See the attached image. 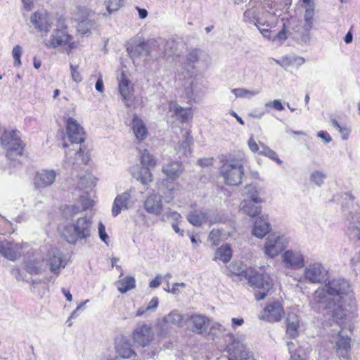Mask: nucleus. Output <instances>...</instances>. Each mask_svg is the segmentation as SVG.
<instances>
[{"mask_svg":"<svg viewBox=\"0 0 360 360\" xmlns=\"http://www.w3.org/2000/svg\"><path fill=\"white\" fill-rule=\"evenodd\" d=\"M227 338L229 341H231L226 345V349L230 355L229 360H250L248 352L245 351L241 342L235 340L233 335H229Z\"/></svg>","mask_w":360,"mask_h":360,"instance_id":"obj_17","label":"nucleus"},{"mask_svg":"<svg viewBox=\"0 0 360 360\" xmlns=\"http://www.w3.org/2000/svg\"><path fill=\"white\" fill-rule=\"evenodd\" d=\"M119 79V91L126 105L129 106V101L131 99L132 95L133 88L131 86L129 80L127 78L124 73L122 72L120 74Z\"/></svg>","mask_w":360,"mask_h":360,"instance_id":"obj_29","label":"nucleus"},{"mask_svg":"<svg viewBox=\"0 0 360 360\" xmlns=\"http://www.w3.org/2000/svg\"><path fill=\"white\" fill-rule=\"evenodd\" d=\"M304 277L310 283H323L328 280L329 271L322 263L312 262L305 266Z\"/></svg>","mask_w":360,"mask_h":360,"instance_id":"obj_9","label":"nucleus"},{"mask_svg":"<svg viewBox=\"0 0 360 360\" xmlns=\"http://www.w3.org/2000/svg\"><path fill=\"white\" fill-rule=\"evenodd\" d=\"M48 262L41 256L29 259L25 262V269L31 274H42L46 269Z\"/></svg>","mask_w":360,"mask_h":360,"instance_id":"obj_27","label":"nucleus"},{"mask_svg":"<svg viewBox=\"0 0 360 360\" xmlns=\"http://www.w3.org/2000/svg\"><path fill=\"white\" fill-rule=\"evenodd\" d=\"M22 53V49L20 45H16L13 47L12 51V55L14 58V64L15 65H20V57Z\"/></svg>","mask_w":360,"mask_h":360,"instance_id":"obj_54","label":"nucleus"},{"mask_svg":"<svg viewBox=\"0 0 360 360\" xmlns=\"http://www.w3.org/2000/svg\"><path fill=\"white\" fill-rule=\"evenodd\" d=\"M281 259L287 269L297 270L304 266V258L300 251L288 250L282 254Z\"/></svg>","mask_w":360,"mask_h":360,"instance_id":"obj_15","label":"nucleus"},{"mask_svg":"<svg viewBox=\"0 0 360 360\" xmlns=\"http://www.w3.org/2000/svg\"><path fill=\"white\" fill-rule=\"evenodd\" d=\"M79 202L81 204L82 209L85 211L94 205V200H92L89 193L81 195Z\"/></svg>","mask_w":360,"mask_h":360,"instance_id":"obj_49","label":"nucleus"},{"mask_svg":"<svg viewBox=\"0 0 360 360\" xmlns=\"http://www.w3.org/2000/svg\"><path fill=\"white\" fill-rule=\"evenodd\" d=\"M72 37L65 29H56L51 34L49 39L44 40V44L47 48H58L69 44Z\"/></svg>","mask_w":360,"mask_h":360,"instance_id":"obj_14","label":"nucleus"},{"mask_svg":"<svg viewBox=\"0 0 360 360\" xmlns=\"http://www.w3.org/2000/svg\"><path fill=\"white\" fill-rule=\"evenodd\" d=\"M106 8L111 14L114 11H117L122 5V0H105V1Z\"/></svg>","mask_w":360,"mask_h":360,"instance_id":"obj_52","label":"nucleus"},{"mask_svg":"<svg viewBox=\"0 0 360 360\" xmlns=\"http://www.w3.org/2000/svg\"><path fill=\"white\" fill-rule=\"evenodd\" d=\"M116 285L121 293H125L136 287L135 278L132 276H127L117 281Z\"/></svg>","mask_w":360,"mask_h":360,"instance_id":"obj_42","label":"nucleus"},{"mask_svg":"<svg viewBox=\"0 0 360 360\" xmlns=\"http://www.w3.org/2000/svg\"><path fill=\"white\" fill-rule=\"evenodd\" d=\"M131 174L138 181L143 184H147L152 181V174L150 168L148 167H140L136 165L131 168Z\"/></svg>","mask_w":360,"mask_h":360,"instance_id":"obj_34","label":"nucleus"},{"mask_svg":"<svg viewBox=\"0 0 360 360\" xmlns=\"http://www.w3.org/2000/svg\"><path fill=\"white\" fill-rule=\"evenodd\" d=\"M232 257V250L229 245L224 244L219 248L215 252L214 259H219L224 263L229 262Z\"/></svg>","mask_w":360,"mask_h":360,"instance_id":"obj_40","label":"nucleus"},{"mask_svg":"<svg viewBox=\"0 0 360 360\" xmlns=\"http://www.w3.org/2000/svg\"><path fill=\"white\" fill-rule=\"evenodd\" d=\"M83 211L82 209L77 205H73L71 206H68L65 210V214H70V215H75L80 212Z\"/></svg>","mask_w":360,"mask_h":360,"instance_id":"obj_59","label":"nucleus"},{"mask_svg":"<svg viewBox=\"0 0 360 360\" xmlns=\"http://www.w3.org/2000/svg\"><path fill=\"white\" fill-rule=\"evenodd\" d=\"M47 256L51 271L58 275L60 269L65 266L62 252L57 248H52L49 251Z\"/></svg>","mask_w":360,"mask_h":360,"instance_id":"obj_20","label":"nucleus"},{"mask_svg":"<svg viewBox=\"0 0 360 360\" xmlns=\"http://www.w3.org/2000/svg\"><path fill=\"white\" fill-rule=\"evenodd\" d=\"M244 195L250 198L249 200H253L256 202H262V200L259 196V192L256 187L252 184L247 185L244 188Z\"/></svg>","mask_w":360,"mask_h":360,"instance_id":"obj_47","label":"nucleus"},{"mask_svg":"<svg viewBox=\"0 0 360 360\" xmlns=\"http://www.w3.org/2000/svg\"><path fill=\"white\" fill-rule=\"evenodd\" d=\"M243 20L255 26L266 25L275 27L278 23L276 14L271 11H263L259 6L248 8L243 13Z\"/></svg>","mask_w":360,"mask_h":360,"instance_id":"obj_6","label":"nucleus"},{"mask_svg":"<svg viewBox=\"0 0 360 360\" xmlns=\"http://www.w3.org/2000/svg\"><path fill=\"white\" fill-rule=\"evenodd\" d=\"M350 292L351 286L348 281L341 278H334L315 291L314 300L318 303L325 304V308L333 307V319H348L353 317L356 310L355 302L349 297Z\"/></svg>","mask_w":360,"mask_h":360,"instance_id":"obj_1","label":"nucleus"},{"mask_svg":"<svg viewBox=\"0 0 360 360\" xmlns=\"http://www.w3.org/2000/svg\"><path fill=\"white\" fill-rule=\"evenodd\" d=\"M270 229L269 221L266 217L262 216L255 222L252 234L257 238H262L269 232Z\"/></svg>","mask_w":360,"mask_h":360,"instance_id":"obj_31","label":"nucleus"},{"mask_svg":"<svg viewBox=\"0 0 360 360\" xmlns=\"http://www.w3.org/2000/svg\"><path fill=\"white\" fill-rule=\"evenodd\" d=\"M352 318L348 319H334L332 318V321L337 323V328L333 331L331 335V342L335 343L336 352L340 357L346 359L348 356V352L350 350L351 339L347 334H344V329L347 326L350 328L349 322Z\"/></svg>","mask_w":360,"mask_h":360,"instance_id":"obj_4","label":"nucleus"},{"mask_svg":"<svg viewBox=\"0 0 360 360\" xmlns=\"http://www.w3.org/2000/svg\"><path fill=\"white\" fill-rule=\"evenodd\" d=\"M115 350L117 354L124 359H129L136 355L132 349L130 340L124 336L116 339Z\"/></svg>","mask_w":360,"mask_h":360,"instance_id":"obj_21","label":"nucleus"},{"mask_svg":"<svg viewBox=\"0 0 360 360\" xmlns=\"http://www.w3.org/2000/svg\"><path fill=\"white\" fill-rule=\"evenodd\" d=\"M200 53V51L198 49H195L189 51L186 56V60L188 64H185L184 66V68L186 69L185 77H187L188 79L187 82L188 85L185 86L184 87L185 94L189 98L193 97L195 88L194 79H193L194 65L191 64H194L198 61Z\"/></svg>","mask_w":360,"mask_h":360,"instance_id":"obj_10","label":"nucleus"},{"mask_svg":"<svg viewBox=\"0 0 360 360\" xmlns=\"http://www.w3.org/2000/svg\"><path fill=\"white\" fill-rule=\"evenodd\" d=\"M231 92L239 98H251L258 95L261 92V89L248 90L242 88L233 89Z\"/></svg>","mask_w":360,"mask_h":360,"instance_id":"obj_44","label":"nucleus"},{"mask_svg":"<svg viewBox=\"0 0 360 360\" xmlns=\"http://www.w3.org/2000/svg\"><path fill=\"white\" fill-rule=\"evenodd\" d=\"M131 202V195L129 191H125L118 195L114 200L112 214L113 217L117 216L122 210H128Z\"/></svg>","mask_w":360,"mask_h":360,"instance_id":"obj_23","label":"nucleus"},{"mask_svg":"<svg viewBox=\"0 0 360 360\" xmlns=\"http://www.w3.org/2000/svg\"><path fill=\"white\" fill-rule=\"evenodd\" d=\"M143 207L149 214L160 215L163 208L161 197L156 194L149 195L144 201Z\"/></svg>","mask_w":360,"mask_h":360,"instance_id":"obj_24","label":"nucleus"},{"mask_svg":"<svg viewBox=\"0 0 360 360\" xmlns=\"http://www.w3.org/2000/svg\"><path fill=\"white\" fill-rule=\"evenodd\" d=\"M30 21L39 32H48L53 23L50 15L45 11H37L30 17Z\"/></svg>","mask_w":360,"mask_h":360,"instance_id":"obj_19","label":"nucleus"},{"mask_svg":"<svg viewBox=\"0 0 360 360\" xmlns=\"http://www.w3.org/2000/svg\"><path fill=\"white\" fill-rule=\"evenodd\" d=\"M219 173L226 184L238 186L241 184L244 175L243 163L236 159L226 160L220 167Z\"/></svg>","mask_w":360,"mask_h":360,"instance_id":"obj_5","label":"nucleus"},{"mask_svg":"<svg viewBox=\"0 0 360 360\" xmlns=\"http://www.w3.org/2000/svg\"><path fill=\"white\" fill-rule=\"evenodd\" d=\"M141 163L142 167H153L156 165V160L148 150L145 149L141 152Z\"/></svg>","mask_w":360,"mask_h":360,"instance_id":"obj_45","label":"nucleus"},{"mask_svg":"<svg viewBox=\"0 0 360 360\" xmlns=\"http://www.w3.org/2000/svg\"><path fill=\"white\" fill-rule=\"evenodd\" d=\"M182 217L179 212L172 210L171 209H169L161 217V220L165 222L172 221V223H179Z\"/></svg>","mask_w":360,"mask_h":360,"instance_id":"obj_48","label":"nucleus"},{"mask_svg":"<svg viewBox=\"0 0 360 360\" xmlns=\"http://www.w3.org/2000/svg\"><path fill=\"white\" fill-rule=\"evenodd\" d=\"M286 246L287 242L283 236L271 234L266 238L264 252L267 257L274 258L278 255Z\"/></svg>","mask_w":360,"mask_h":360,"instance_id":"obj_12","label":"nucleus"},{"mask_svg":"<svg viewBox=\"0 0 360 360\" xmlns=\"http://www.w3.org/2000/svg\"><path fill=\"white\" fill-rule=\"evenodd\" d=\"M132 128L136 138L139 140H143L148 135V130L146 124L141 119L135 115L132 120Z\"/></svg>","mask_w":360,"mask_h":360,"instance_id":"obj_36","label":"nucleus"},{"mask_svg":"<svg viewBox=\"0 0 360 360\" xmlns=\"http://www.w3.org/2000/svg\"><path fill=\"white\" fill-rule=\"evenodd\" d=\"M347 215L349 225L347 230V234L351 241L357 243L360 240V220L358 212H349Z\"/></svg>","mask_w":360,"mask_h":360,"instance_id":"obj_18","label":"nucleus"},{"mask_svg":"<svg viewBox=\"0 0 360 360\" xmlns=\"http://www.w3.org/2000/svg\"><path fill=\"white\" fill-rule=\"evenodd\" d=\"M169 110L174 112L176 118L181 122H187L192 117L190 108H184L176 103H171L169 105Z\"/></svg>","mask_w":360,"mask_h":360,"instance_id":"obj_37","label":"nucleus"},{"mask_svg":"<svg viewBox=\"0 0 360 360\" xmlns=\"http://www.w3.org/2000/svg\"><path fill=\"white\" fill-rule=\"evenodd\" d=\"M262 202H256L253 200H243L240 202V210L250 217H254L261 212L260 204Z\"/></svg>","mask_w":360,"mask_h":360,"instance_id":"obj_35","label":"nucleus"},{"mask_svg":"<svg viewBox=\"0 0 360 360\" xmlns=\"http://www.w3.org/2000/svg\"><path fill=\"white\" fill-rule=\"evenodd\" d=\"M310 30H311L303 29L300 37V39L302 42L305 44H309L310 42L311 39Z\"/></svg>","mask_w":360,"mask_h":360,"instance_id":"obj_60","label":"nucleus"},{"mask_svg":"<svg viewBox=\"0 0 360 360\" xmlns=\"http://www.w3.org/2000/svg\"><path fill=\"white\" fill-rule=\"evenodd\" d=\"M92 221L86 217H79L72 224L59 228L61 236L70 244H76L91 236Z\"/></svg>","mask_w":360,"mask_h":360,"instance_id":"obj_2","label":"nucleus"},{"mask_svg":"<svg viewBox=\"0 0 360 360\" xmlns=\"http://www.w3.org/2000/svg\"><path fill=\"white\" fill-rule=\"evenodd\" d=\"M56 179L53 170H41L38 172L34 178V185L37 188H44L51 185Z\"/></svg>","mask_w":360,"mask_h":360,"instance_id":"obj_26","label":"nucleus"},{"mask_svg":"<svg viewBox=\"0 0 360 360\" xmlns=\"http://www.w3.org/2000/svg\"><path fill=\"white\" fill-rule=\"evenodd\" d=\"M331 122L333 126L340 133L342 139H347L350 133V129L347 127H342L335 119H333Z\"/></svg>","mask_w":360,"mask_h":360,"instance_id":"obj_51","label":"nucleus"},{"mask_svg":"<svg viewBox=\"0 0 360 360\" xmlns=\"http://www.w3.org/2000/svg\"><path fill=\"white\" fill-rule=\"evenodd\" d=\"M235 274L243 275L248 279L249 284L255 289V296L257 301L264 300L272 290V281L268 275L253 273L252 271H233Z\"/></svg>","mask_w":360,"mask_h":360,"instance_id":"obj_3","label":"nucleus"},{"mask_svg":"<svg viewBox=\"0 0 360 360\" xmlns=\"http://www.w3.org/2000/svg\"><path fill=\"white\" fill-rule=\"evenodd\" d=\"M184 139L179 142L175 150L179 158L181 159L183 157H188L191 153V145L193 143V138L190 135V132L186 131L183 134Z\"/></svg>","mask_w":360,"mask_h":360,"instance_id":"obj_28","label":"nucleus"},{"mask_svg":"<svg viewBox=\"0 0 360 360\" xmlns=\"http://www.w3.org/2000/svg\"><path fill=\"white\" fill-rule=\"evenodd\" d=\"M16 130L5 131L1 137L2 146L7 150L6 157L10 160H15L20 157L23 152V146Z\"/></svg>","mask_w":360,"mask_h":360,"instance_id":"obj_7","label":"nucleus"},{"mask_svg":"<svg viewBox=\"0 0 360 360\" xmlns=\"http://www.w3.org/2000/svg\"><path fill=\"white\" fill-rule=\"evenodd\" d=\"M187 321L184 315L178 311H172L163 319V321L168 326H175L178 327L183 326L184 323Z\"/></svg>","mask_w":360,"mask_h":360,"instance_id":"obj_39","label":"nucleus"},{"mask_svg":"<svg viewBox=\"0 0 360 360\" xmlns=\"http://www.w3.org/2000/svg\"><path fill=\"white\" fill-rule=\"evenodd\" d=\"M73 150H76V152L72 153L71 150L68 153L66 152L65 163L69 165H74L79 162L86 164L87 158L85 155V149L79 146L78 149H74Z\"/></svg>","mask_w":360,"mask_h":360,"instance_id":"obj_33","label":"nucleus"},{"mask_svg":"<svg viewBox=\"0 0 360 360\" xmlns=\"http://www.w3.org/2000/svg\"><path fill=\"white\" fill-rule=\"evenodd\" d=\"M71 77L73 81L77 83L80 82L82 80V77L78 72V66L70 64Z\"/></svg>","mask_w":360,"mask_h":360,"instance_id":"obj_56","label":"nucleus"},{"mask_svg":"<svg viewBox=\"0 0 360 360\" xmlns=\"http://www.w3.org/2000/svg\"><path fill=\"white\" fill-rule=\"evenodd\" d=\"M259 146L261 147V150L259 151V154L265 155L269 158L276 161L278 164L281 165L282 161L278 158L276 153L266 146L264 143L259 142Z\"/></svg>","mask_w":360,"mask_h":360,"instance_id":"obj_46","label":"nucleus"},{"mask_svg":"<svg viewBox=\"0 0 360 360\" xmlns=\"http://www.w3.org/2000/svg\"><path fill=\"white\" fill-rule=\"evenodd\" d=\"M248 147L252 153H259L261 150L259 144L258 145L256 141L251 137L248 141Z\"/></svg>","mask_w":360,"mask_h":360,"instance_id":"obj_62","label":"nucleus"},{"mask_svg":"<svg viewBox=\"0 0 360 360\" xmlns=\"http://www.w3.org/2000/svg\"><path fill=\"white\" fill-rule=\"evenodd\" d=\"M156 46V40L150 39L146 41L143 37L136 36L128 41L127 51L131 58H137L148 56Z\"/></svg>","mask_w":360,"mask_h":360,"instance_id":"obj_8","label":"nucleus"},{"mask_svg":"<svg viewBox=\"0 0 360 360\" xmlns=\"http://www.w3.org/2000/svg\"><path fill=\"white\" fill-rule=\"evenodd\" d=\"M190 322L191 330L197 334H202L206 331L209 326V319L201 314H193L187 319Z\"/></svg>","mask_w":360,"mask_h":360,"instance_id":"obj_22","label":"nucleus"},{"mask_svg":"<svg viewBox=\"0 0 360 360\" xmlns=\"http://www.w3.org/2000/svg\"><path fill=\"white\" fill-rule=\"evenodd\" d=\"M66 133L72 143L79 144L84 141L85 133L83 127L72 117L67 120Z\"/></svg>","mask_w":360,"mask_h":360,"instance_id":"obj_16","label":"nucleus"},{"mask_svg":"<svg viewBox=\"0 0 360 360\" xmlns=\"http://www.w3.org/2000/svg\"><path fill=\"white\" fill-rule=\"evenodd\" d=\"M264 26V25H260V26H256V27L264 38L269 39L271 38V27H266V28H264V27H262Z\"/></svg>","mask_w":360,"mask_h":360,"instance_id":"obj_64","label":"nucleus"},{"mask_svg":"<svg viewBox=\"0 0 360 360\" xmlns=\"http://www.w3.org/2000/svg\"><path fill=\"white\" fill-rule=\"evenodd\" d=\"M183 171L181 163L177 161L171 162L162 167V172L171 179H179Z\"/></svg>","mask_w":360,"mask_h":360,"instance_id":"obj_32","label":"nucleus"},{"mask_svg":"<svg viewBox=\"0 0 360 360\" xmlns=\"http://www.w3.org/2000/svg\"><path fill=\"white\" fill-rule=\"evenodd\" d=\"M207 212L203 210H194L186 217L187 220L195 226H200L207 220Z\"/></svg>","mask_w":360,"mask_h":360,"instance_id":"obj_38","label":"nucleus"},{"mask_svg":"<svg viewBox=\"0 0 360 360\" xmlns=\"http://www.w3.org/2000/svg\"><path fill=\"white\" fill-rule=\"evenodd\" d=\"M96 22L94 20L86 18L78 22L77 30L82 34H86L91 30L96 28Z\"/></svg>","mask_w":360,"mask_h":360,"instance_id":"obj_43","label":"nucleus"},{"mask_svg":"<svg viewBox=\"0 0 360 360\" xmlns=\"http://www.w3.org/2000/svg\"><path fill=\"white\" fill-rule=\"evenodd\" d=\"M304 19L307 18H314V5L308 6L307 7H304Z\"/></svg>","mask_w":360,"mask_h":360,"instance_id":"obj_63","label":"nucleus"},{"mask_svg":"<svg viewBox=\"0 0 360 360\" xmlns=\"http://www.w3.org/2000/svg\"><path fill=\"white\" fill-rule=\"evenodd\" d=\"M220 236L221 233L219 230L213 229L210 231L208 238L214 245H217L220 240Z\"/></svg>","mask_w":360,"mask_h":360,"instance_id":"obj_58","label":"nucleus"},{"mask_svg":"<svg viewBox=\"0 0 360 360\" xmlns=\"http://www.w3.org/2000/svg\"><path fill=\"white\" fill-rule=\"evenodd\" d=\"M266 107H272L277 110H283L284 107L280 100H274L273 101L268 102L265 104Z\"/></svg>","mask_w":360,"mask_h":360,"instance_id":"obj_61","label":"nucleus"},{"mask_svg":"<svg viewBox=\"0 0 360 360\" xmlns=\"http://www.w3.org/2000/svg\"><path fill=\"white\" fill-rule=\"evenodd\" d=\"M225 331V328L219 323H214L210 329V333L213 336H218Z\"/></svg>","mask_w":360,"mask_h":360,"instance_id":"obj_55","label":"nucleus"},{"mask_svg":"<svg viewBox=\"0 0 360 360\" xmlns=\"http://www.w3.org/2000/svg\"><path fill=\"white\" fill-rule=\"evenodd\" d=\"M325 179L326 174L318 170L313 172L310 175V180L319 187L323 185Z\"/></svg>","mask_w":360,"mask_h":360,"instance_id":"obj_50","label":"nucleus"},{"mask_svg":"<svg viewBox=\"0 0 360 360\" xmlns=\"http://www.w3.org/2000/svg\"><path fill=\"white\" fill-rule=\"evenodd\" d=\"M284 316V309L280 301L267 303L259 315V319L269 322H278Z\"/></svg>","mask_w":360,"mask_h":360,"instance_id":"obj_13","label":"nucleus"},{"mask_svg":"<svg viewBox=\"0 0 360 360\" xmlns=\"http://www.w3.org/2000/svg\"><path fill=\"white\" fill-rule=\"evenodd\" d=\"M162 196L166 203L172 202L175 196L176 185L172 182H167L161 189Z\"/></svg>","mask_w":360,"mask_h":360,"instance_id":"obj_41","label":"nucleus"},{"mask_svg":"<svg viewBox=\"0 0 360 360\" xmlns=\"http://www.w3.org/2000/svg\"><path fill=\"white\" fill-rule=\"evenodd\" d=\"M155 333L150 326L138 324L131 333V338L137 347H146L154 340Z\"/></svg>","mask_w":360,"mask_h":360,"instance_id":"obj_11","label":"nucleus"},{"mask_svg":"<svg viewBox=\"0 0 360 360\" xmlns=\"http://www.w3.org/2000/svg\"><path fill=\"white\" fill-rule=\"evenodd\" d=\"M286 333L290 338H295L299 334L300 320L294 312L288 314L286 318Z\"/></svg>","mask_w":360,"mask_h":360,"instance_id":"obj_30","label":"nucleus"},{"mask_svg":"<svg viewBox=\"0 0 360 360\" xmlns=\"http://www.w3.org/2000/svg\"><path fill=\"white\" fill-rule=\"evenodd\" d=\"M289 31L286 30L285 24L283 25V29L278 32L275 37L273 38L274 41H278L282 44L285 40L287 39Z\"/></svg>","mask_w":360,"mask_h":360,"instance_id":"obj_53","label":"nucleus"},{"mask_svg":"<svg viewBox=\"0 0 360 360\" xmlns=\"http://www.w3.org/2000/svg\"><path fill=\"white\" fill-rule=\"evenodd\" d=\"M21 247L16 243L3 241L0 243V254L6 258L14 261L20 255Z\"/></svg>","mask_w":360,"mask_h":360,"instance_id":"obj_25","label":"nucleus"},{"mask_svg":"<svg viewBox=\"0 0 360 360\" xmlns=\"http://www.w3.org/2000/svg\"><path fill=\"white\" fill-rule=\"evenodd\" d=\"M98 229L101 240L108 245L109 237L105 231V226L101 221L99 222Z\"/></svg>","mask_w":360,"mask_h":360,"instance_id":"obj_57","label":"nucleus"}]
</instances>
